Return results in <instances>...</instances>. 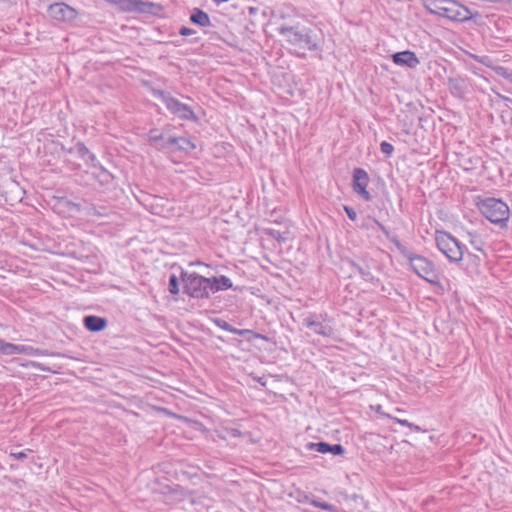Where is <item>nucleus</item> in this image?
<instances>
[{"instance_id": "obj_1", "label": "nucleus", "mask_w": 512, "mask_h": 512, "mask_svg": "<svg viewBox=\"0 0 512 512\" xmlns=\"http://www.w3.org/2000/svg\"><path fill=\"white\" fill-rule=\"evenodd\" d=\"M371 219L377 225L379 230L384 234L386 239L393 243L394 246L399 251V253L408 260L410 268L417 276L424 279L430 284H439V273L436 269L435 264L431 260L422 255H418L409 251L408 248L402 244V242L396 235L391 234V232L387 229L385 225H383L376 218Z\"/></svg>"}, {"instance_id": "obj_2", "label": "nucleus", "mask_w": 512, "mask_h": 512, "mask_svg": "<svg viewBox=\"0 0 512 512\" xmlns=\"http://www.w3.org/2000/svg\"><path fill=\"white\" fill-rule=\"evenodd\" d=\"M279 35L296 47L309 51H322L323 37L320 31H316L300 24L294 26L281 25L277 28Z\"/></svg>"}, {"instance_id": "obj_3", "label": "nucleus", "mask_w": 512, "mask_h": 512, "mask_svg": "<svg viewBox=\"0 0 512 512\" xmlns=\"http://www.w3.org/2000/svg\"><path fill=\"white\" fill-rule=\"evenodd\" d=\"M478 209L481 214L491 223L498 225L500 228H507L510 217L509 206L497 198H485L478 203Z\"/></svg>"}, {"instance_id": "obj_4", "label": "nucleus", "mask_w": 512, "mask_h": 512, "mask_svg": "<svg viewBox=\"0 0 512 512\" xmlns=\"http://www.w3.org/2000/svg\"><path fill=\"white\" fill-rule=\"evenodd\" d=\"M151 94L160 99L170 114L180 120H187L192 122H198L199 118L195 114L194 110L190 105L180 102L177 98L173 97L170 92L152 88Z\"/></svg>"}, {"instance_id": "obj_5", "label": "nucleus", "mask_w": 512, "mask_h": 512, "mask_svg": "<svg viewBox=\"0 0 512 512\" xmlns=\"http://www.w3.org/2000/svg\"><path fill=\"white\" fill-rule=\"evenodd\" d=\"M179 270L183 293L197 300L208 299V277H204L197 272L189 273L182 267H179Z\"/></svg>"}, {"instance_id": "obj_6", "label": "nucleus", "mask_w": 512, "mask_h": 512, "mask_svg": "<svg viewBox=\"0 0 512 512\" xmlns=\"http://www.w3.org/2000/svg\"><path fill=\"white\" fill-rule=\"evenodd\" d=\"M435 241L437 248L451 262H459L464 255L466 246L446 231H436Z\"/></svg>"}, {"instance_id": "obj_7", "label": "nucleus", "mask_w": 512, "mask_h": 512, "mask_svg": "<svg viewBox=\"0 0 512 512\" xmlns=\"http://www.w3.org/2000/svg\"><path fill=\"white\" fill-rule=\"evenodd\" d=\"M437 15L454 22H467L476 16L480 17L479 12L472 13L468 7L460 4L457 0H451L445 8H440Z\"/></svg>"}, {"instance_id": "obj_8", "label": "nucleus", "mask_w": 512, "mask_h": 512, "mask_svg": "<svg viewBox=\"0 0 512 512\" xmlns=\"http://www.w3.org/2000/svg\"><path fill=\"white\" fill-rule=\"evenodd\" d=\"M92 168L93 170L91 172L86 171L85 175L89 179L95 180L102 191H112L119 186L118 178L100 163H97L96 167Z\"/></svg>"}, {"instance_id": "obj_9", "label": "nucleus", "mask_w": 512, "mask_h": 512, "mask_svg": "<svg viewBox=\"0 0 512 512\" xmlns=\"http://www.w3.org/2000/svg\"><path fill=\"white\" fill-rule=\"evenodd\" d=\"M369 182H370V178L365 169L360 168V167L353 169L352 189L357 195H359L365 201L372 200V195L367 190Z\"/></svg>"}, {"instance_id": "obj_10", "label": "nucleus", "mask_w": 512, "mask_h": 512, "mask_svg": "<svg viewBox=\"0 0 512 512\" xmlns=\"http://www.w3.org/2000/svg\"><path fill=\"white\" fill-rule=\"evenodd\" d=\"M47 13L52 19L67 23L74 21L78 16L76 9L63 2L51 4Z\"/></svg>"}, {"instance_id": "obj_11", "label": "nucleus", "mask_w": 512, "mask_h": 512, "mask_svg": "<svg viewBox=\"0 0 512 512\" xmlns=\"http://www.w3.org/2000/svg\"><path fill=\"white\" fill-rule=\"evenodd\" d=\"M305 447L309 451H316L321 454L330 453L334 456H341L346 452V449L342 444H330L324 441L308 442Z\"/></svg>"}, {"instance_id": "obj_12", "label": "nucleus", "mask_w": 512, "mask_h": 512, "mask_svg": "<svg viewBox=\"0 0 512 512\" xmlns=\"http://www.w3.org/2000/svg\"><path fill=\"white\" fill-rule=\"evenodd\" d=\"M319 317H322V315H317L315 313H310L307 317L304 318L303 324L314 331V333L324 336V337H330L333 334V328L329 325L323 324Z\"/></svg>"}, {"instance_id": "obj_13", "label": "nucleus", "mask_w": 512, "mask_h": 512, "mask_svg": "<svg viewBox=\"0 0 512 512\" xmlns=\"http://www.w3.org/2000/svg\"><path fill=\"white\" fill-rule=\"evenodd\" d=\"M391 58L395 65L410 69H414L420 64V60L415 52L410 50L396 52L391 55Z\"/></svg>"}, {"instance_id": "obj_14", "label": "nucleus", "mask_w": 512, "mask_h": 512, "mask_svg": "<svg viewBox=\"0 0 512 512\" xmlns=\"http://www.w3.org/2000/svg\"><path fill=\"white\" fill-rule=\"evenodd\" d=\"M69 154H75L80 159H82L87 165L91 167H96V164L99 163L96 155L90 151V149L83 143L77 142L73 147L67 150Z\"/></svg>"}, {"instance_id": "obj_15", "label": "nucleus", "mask_w": 512, "mask_h": 512, "mask_svg": "<svg viewBox=\"0 0 512 512\" xmlns=\"http://www.w3.org/2000/svg\"><path fill=\"white\" fill-rule=\"evenodd\" d=\"M80 206L85 214L90 217H105L108 215V207L103 203H94L84 198Z\"/></svg>"}, {"instance_id": "obj_16", "label": "nucleus", "mask_w": 512, "mask_h": 512, "mask_svg": "<svg viewBox=\"0 0 512 512\" xmlns=\"http://www.w3.org/2000/svg\"><path fill=\"white\" fill-rule=\"evenodd\" d=\"M108 325V320L105 317L97 315H86L83 318V326L90 332L103 331Z\"/></svg>"}, {"instance_id": "obj_17", "label": "nucleus", "mask_w": 512, "mask_h": 512, "mask_svg": "<svg viewBox=\"0 0 512 512\" xmlns=\"http://www.w3.org/2000/svg\"><path fill=\"white\" fill-rule=\"evenodd\" d=\"M344 262L351 268L353 272H357L364 281L370 282L372 284H378L380 282V279L375 277L369 269L363 268L355 260L346 258Z\"/></svg>"}, {"instance_id": "obj_18", "label": "nucleus", "mask_w": 512, "mask_h": 512, "mask_svg": "<svg viewBox=\"0 0 512 512\" xmlns=\"http://www.w3.org/2000/svg\"><path fill=\"white\" fill-rule=\"evenodd\" d=\"M162 10L163 6L161 4L142 0H135L132 7V12L151 13L154 15H157Z\"/></svg>"}, {"instance_id": "obj_19", "label": "nucleus", "mask_w": 512, "mask_h": 512, "mask_svg": "<svg viewBox=\"0 0 512 512\" xmlns=\"http://www.w3.org/2000/svg\"><path fill=\"white\" fill-rule=\"evenodd\" d=\"M170 143H173L172 151L190 152L196 148V145L186 137H171Z\"/></svg>"}, {"instance_id": "obj_20", "label": "nucleus", "mask_w": 512, "mask_h": 512, "mask_svg": "<svg viewBox=\"0 0 512 512\" xmlns=\"http://www.w3.org/2000/svg\"><path fill=\"white\" fill-rule=\"evenodd\" d=\"M190 21L198 26L207 27L211 25L209 15L200 8H194L190 15Z\"/></svg>"}, {"instance_id": "obj_21", "label": "nucleus", "mask_w": 512, "mask_h": 512, "mask_svg": "<svg viewBox=\"0 0 512 512\" xmlns=\"http://www.w3.org/2000/svg\"><path fill=\"white\" fill-rule=\"evenodd\" d=\"M424 8L433 15H437L440 8H445L451 0H421Z\"/></svg>"}, {"instance_id": "obj_22", "label": "nucleus", "mask_w": 512, "mask_h": 512, "mask_svg": "<svg viewBox=\"0 0 512 512\" xmlns=\"http://www.w3.org/2000/svg\"><path fill=\"white\" fill-rule=\"evenodd\" d=\"M25 351V346L5 342L0 339V353L3 355H15Z\"/></svg>"}, {"instance_id": "obj_23", "label": "nucleus", "mask_w": 512, "mask_h": 512, "mask_svg": "<svg viewBox=\"0 0 512 512\" xmlns=\"http://www.w3.org/2000/svg\"><path fill=\"white\" fill-rule=\"evenodd\" d=\"M469 56H470V58H472L476 62H478V63H480V64L490 68L495 73H496L497 68H505L504 66H501V65H494L493 60L488 55L480 56V55H476V54H469Z\"/></svg>"}, {"instance_id": "obj_24", "label": "nucleus", "mask_w": 512, "mask_h": 512, "mask_svg": "<svg viewBox=\"0 0 512 512\" xmlns=\"http://www.w3.org/2000/svg\"><path fill=\"white\" fill-rule=\"evenodd\" d=\"M264 233L267 236L275 239L279 243H284L288 239V237H287L288 232H280V231H278L276 229H273V228H265L264 229Z\"/></svg>"}, {"instance_id": "obj_25", "label": "nucleus", "mask_w": 512, "mask_h": 512, "mask_svg": "<svg viewBox=\"0 0 512 512\" xmlns=\"http://www.w3.org/2000/svg\"><path fill=\"white\" fill-rule=\"evenodd\" d=\"M179 278L176 274L172 273L169 276L168 291L172 295H178L180 292Z\"/></svg>"}, {"instance_id": "obj_26", "label": "nucleus", "mask_w": 512, "mask_h": 512, "mask_svg": "<svg viewBox=\"0 0 512 512\" xmlns=\"http://www.w3.org/2000/svg\"><path fill=\"white\" fill-rule=\"evenodd\" d=\"M215 282L219 284L220 291H225L233 288L231 279L225 275L216 276Z\"/></svg>"}, {"instance_id": "obj_27", "label": "nucleus", "mask_w": 512, "mask_h": 512, "mask_svg": "<svg viewBox=\"0 0 512 512\" xmlns=\"http://www.w3.org/2000/svg\"><path fill=\"white\" fill-rule=\"evenodd\" d=\"M148 140L155 146L162 140H164V133H159L157 129H151L148 133Z\"/></svg>"}, {"instance_id": "obj_28", "label": "nucleus", "mask_w": 512, "mask_h": 512, "mask_svg": "<svg viewBox=\"0 0 512 512\" xmlns=\"http://www.w3.org/2000/svg\"><path fill=\"white\" fill-rule=\"evenodd\" d=\"M109 2L119 5L123 10L132 12L135 0H108Z\"/></svg>"}, {"instance_id": "obj_29", "label": "nucleus", "mask_w": 512, "mask_h": 512, "mask_svg": "<svg viewBox=\"0 0 512 512\" xmlns=\"http://www.w3.org/2000/svg\"><path fill=\"white\" fill-rule=\"evenodd\" d=\"M213 322L217 327H219L225 331H228L230 333L235 332L234 331L235 327L232 326L230 323H228L226 320H224L222 318H215V319H213Z\"/></svg>"}, {"instance_id": "obj_30", "label": "nucleus", "mask_w": 512, "mask_h": 512, "mask_svg": "<svg viewBox=\"0 0 512 512\" xmlns=\"http://www.w3.org/2000/svg\"><path fill=\"white\" fill-rule=\"evenodd\" d=\"M215 279H216V276L208 278V287H207L208 298H210L211 294H214V293L220 291V286L218 283L215 282Z\"/></svg>"}, {"instance_id": "obj_31", "label": "nucleus", "mask_w": 512, "mask_h": 512, "mask_svg": "<svg viewBox=\"0 0 512 512\" xmlns=\"http://www.w3.org/2000/svg\"><path fill=\"white\" fill-rule=\"evenodd\" d=\"M311 504L316 507V508H320L324 511H328V512H333L335 510L334 506L330 503H327V502H322V501H319V500H312L311 501Z\"/></svg>"}, {"instance_id": "obj_32", "label": "nucleus", "mask_w": 512, "mask_h": 512, "mask_svg": "<svg viewBox=\"0 0 512 512\" xmlns=\"http://www.w3.org/2000/svg\"><path fill=\"white\" fill-rule=\"evenodd\" d=\"M496 75L504 78L512 84V69L509 68H497Z\"/></svg>"}, {"instance_id": "obj_33", "label": "nucleus", "mask_w": 512, "mask_h": 512, "mask_svg": "<svg viewBox=\"0 0 512 512\" xmlns=\"http://www.w3.org/2000/svg\"><path fill=\"white\" fill-rule=\"evenodd\" d=\"M380 151L386 156L391 157L394 151V147L391 143L387 141H382L380 143Z\"/></svg>"}, {"instance_id": "obj_34", "label": "nucleus", "mask_w": 512, "mask_h": 512, "mask_svg": "<svg viewBox=\"0 0 512 512\" xmlns=\"http://www.w3.org/2000/svg\"><path fill=\"white\" fill-rule=\"evenodd\" d=\"M470 235V244L478 251H483V241L478 235Z\"/></svg>"}, {"instance_id": "obj_35", "label": "nucleus", "mask_w": 512, "mask_h": 512, "mask_svg": "<svg viewBox=\"0 0 512 512\" xmlns=\"http://www.w3.org/2000/svg\"><path fill=\"white\" fill-rule=\"evenodd\" d=\"M71 255L73 258L78 259L82 262H89L91 259L95 258V255L82 254L77 251L72 252Z\"/></svg>"}, {"instance_id": "obj_36", "label": "nucleus", "mask_w": 512, "mask_h": 512, "mask_svg": "<svg viewBox=\"0 0 512 512\" xmlns=\"http://www.w3.org/2000/svg\"><path fill=\"white\" fill-rule=\"evenodd\" d=\"M172 136H168V137H165L164 136V140L160 141L158 143V145L156 146V148L158 150H165V149H169V148H172L173 146V143H170V139H171Z\"/></svg>"}, {"instance_id": "obj_37", "label": "nucleus", "mask_w": 512, "mask_h": 512, "mask_svg": "<svg viewBox=\"0 0 512 512\" xmlns=\"http://www.w3.org/2000/svg\"><path fill=\"white\" fill-rule=\"evenodd\" d=\"M255 339H262V340H265V341L269 340L266 335H263L261 333H258L256 331L251 330V333H249V335L247 337V341L252 342Z\"/></svg>"}, {"instance_id": "obj_38", "label": "nucleus", "mask_w": 512, "mask_h": 512, "mask_svg": "<svg viewBox=\"0 0 512 512\" xmlns=\"http://www.w3.org/2000/svg\"><path fill=\"white\" fill-rule=\"evenodd\" d=\"M343 208L350 220L355 221L357 219V212L352 207L344 205Z\"/></svg>"}, {"instance_id": "obj_39", "label": "nucleus", "mask_w": 512, "mask_h": 512, "mask_svg": "<svg viewBox=\"0 0 512 512\" xmlns=\"http://www.w3.org/2000/svg\"><path fill=\"white\" fill-rule=\"evenodd\" d=\"M196 31L189 28V27H186V26H182L179 30V34L182 35V36H189V35H192V34H195Z\"/></svg>"}, {"instance_id": "obj_40", "label": "nucleus", "mask_w": 512, "mask_h": 512, "mask_svg": "<svg viewBox=\"0 0 512 512\" xmlns=\"http://www.w3.org/2000/svg\"><path fill=\"white\" fill-rule=\"evenodd\" d=\"M234 331L235 332H232L233 334H236V335H239V336H243L247 339L249 333H251V329H238V328H234Z\"/></svg>"}, {"instance_id": "obj_41", "label": "nucleus", "mask_w": 512, "mask_h": 512, "mask_svg": "<svg viewBox=\"0 0 512 512\" xmlns=\"http://www.w3.org/2000/svg\"><path fill=\"white\" fill-rule=\"evenodd\" d=\"M250 376L252 377V379L254 381L258 382L261 386H263V387L266 386L267 380H266L265 376H257L254 374H250Z\"/></svg>"}, {"instance_id": "obj_42", "label": "nucleus", "mask_w": 512, "mask_h": 512, "mask_svg": "<svg viewBox=\"0 0 512 512\" xmlns=\"http://www.w3.org/2000/svg\"><path fill=\"white\" fill-rule=\"evenodd\" d=\"M10 456L17 460H24L27 458V453L25 451L13 452L10 454Z\"/></svg>"}, {"instance_id": "obj_43", "label": "nucleus", "mask_w": 512, "mask_h": 512, "mask_svg": "<svg viewBox=\"0 0 512 512\" xmlns=\"http://www.w3.org/2000/svg\"><path fill=\"white\" fill-rule=\"evenodd\" d=\"M32 366L36 369H39L41 371H46V372H50L51 369L46 367L44 364L42 363H39V362H32Z\"/></svg>"}, {"instance_id": "obj_44", "label": "nucleus", "mask_w": 512, "mask_h": 512, "mask_svg": "<svg viewBox=\"0 0 512 512\" xmlns=\"http://www.w3.org/2000/svg\"><path fill=\"white\" fill-rule=\"evenodd\" d=\"M394 420H395L397 423H399L400 425H402V426H406V427H410V426H412V423H411V422H409V421H408V420H406V419L394 418Z\"/></svg>"}, {"instance_id": "obj_45", "label": "nucleus", "mask_w": 512, "mask_h": 512, "mask_svg": "<svg viewBox=\"0 0 512 512\" xmlns=\"http://www.w3.org/2000/svg\"><path fill=\"white\" fill-rule=\"evenodd\" d=\"M411 430L416 432H425L426 430L421 429L418 425L412 423V426L409 427Z\"/></svg>"}, {"instance_id": "obj_46", "label": "nucleus", "mask_w": 512, "mask_h": 512, "mask_svg": "<svg viewBox=\"0 0 512 512\" xmlns=\"http://www.w3.org/2000/svg\"><path fill=\"white\" fill-rule=\"evenodd\" d=\"M499 97L503 100V101H506V102H510L512 104V99L510 97H507V96H504V95H499Z\"/></svg>"}, {"instance_id": "obj_47", "label": "nucleus", "mask_w": 512, "mask_h": 512, "mask_svg": "<svg viewBox=\"0 0 512 512\" xmlns=\"http://www.w3.org/2000/svg\"><path fill=\"white\" fill-rule=\"evenodd\" d=\"M216 5H220L222 3H226V2H229L230 0H212Z\"/></svg>"}, {"instance_id": "obj_48", "label": "nucleus", "mask_w": 512, "mask_h": 512, "mask_svg": "<svg viewBox=\"0 0 512 512\" xmlns=\"http://www.w3.org/2000/svg\"><path fill=\"white\" fill-rule=\"evenodd\" d=\"M238 435H240V431L237 430V429H233L232 430V436H238Z\"/></svg>"}, {"instance_id": "obj_49", "label": "nucleus", "mask_w": 512, "mask_h": 512, "mask_svg": "<svg viewBox=\"0 0 512 512\" xmlns=\"http://www.w3.org/2000/svg\"><path fill=\"white\" fill-rule=\"evenodd\" d=\"M361 228H362V229H367V230H368V229H369V226H368L367 224L363 223V224L361 225Z\"/></svg>"}, {"instance_id": "obj_50", "label": "nucleus", "mask_w": 512, "mask_h": 512, "mask_svg": "<svg viewBox=\"0 0 512 512\" xmlns=\"http://www.w3.org/2000/svg\"><path fill=\"white\" fill-rule=\"evenodd\" d=\"M36 352H37V353H40V354H42V355L46 354V352H44V351H39V349H36Z\"/></svg>"}, {"instance_id": "obj_51", "label": "nucleus", "mask_w": 512, "mask_h": 512, "mask_svg": "<svg viewBox=\"0 0 512 512\" xmlns=\"http://www.w3.org/2000/svg\"><path fill=\"white\" fill-rule=\"evenodd\" d=\"M431 8L436 9V4H431Z\"/></svg>"}]
</instances>
